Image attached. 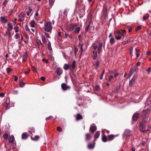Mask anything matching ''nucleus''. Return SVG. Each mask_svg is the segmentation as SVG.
Wrapping results in <instances>:
<instances>
[{
	"mask_svg": "<svg viewBox=\"0 0 151 151\" xmlns=\"http://www.w3.org/2000/svg\"><path fill=\"white\" fill-rule=\"evenodd\" d=\"M114 32L116 40H119L121 39L122 36H123V30H118L116 31H114Z\"/></svg>",
	"mask_w": 151,
	"mask_h": 151,
	"instance_id": "nucleus-1",
	"label": "nucleus"
},
{
	"mask_svg": "<svg viewBox=\"0 0 151 151\" xmlns=\"http://www.w3.org/2000/svg\"><path fill=\"white\" fill-rule=\"evenodd\" d=\"M45 29L47 32H51L52 30V26L51 22H47L45 23Z\"/></svg>",
	"mask_w": 151,
	"mask_h": 151,
	"instance_id": "nucleus-2",
	"label": "nucleus"
},
{
	"mask_svg": "<svg viewBox=\"0 0 151 151\" xmlns=\"http://www.w3.org/2000/svg\"><path fill=\"white\" fill-rule=\"evenodd\" d=\"M140 113L136 112L133 114L132 117V122L134 123L136 122L139 119L140 117Z\"/></svg>",
	"mask_w": 151,
	"mask_h": 151,
	"instance_id": "nucleus-3",
	"label": "nucleus"
},
{
	"mask_svg": "<svg viewBox=\"0 0 151 151\" xmlns=\"http://www.w3.org/2000/svg\"><path fill=\"white\" fill-rule=\"evenodd\" d=\"M77 27V25L76 23H71L68 25L67 27L68 30L69 31L74 30L75 28Z\"/></svg>",
	"mask_w": 151,
	"mask_h": 151,
	"instance_id": "nucleus-4",
	"label": "nucleus"
},
{
	"mask_svg": "<svg viewBox=\"0 0 151 151\" xmlns=\"http://www.w3.org/2000/svg\"><path fill=\"white\" fill-rule=\"evenodd\" d=\"M61 87L62 89L64 91L70 90V86H67L66 84L64 83L61 84Z\"/></svg>",
	"mask_w": 151,
	"mask_h": 151,
	"instance_id": "nucleus-5",
	"label": "nucleus"
},
{
	"mask_svg": "<svg viewBox=\"0 0 151 151\" xmlns=\"http://www.w3.org/2000/svg\"><path fill=\"white\" fill-rule=\"evenodd\" d=\"M92 137L91 134L89 133H86L85 135V141L88 142L90 140Z\"/></svg>",
	"mask_w": 151,
	"mask_h": 151,
	"instance_id": "nucleus-6",
	"label": "nucleus"
},
{
	"mask_svg": "<svg viewBox=\"0 0 151 151\" xmlns=\"http://www.w3.org/2000/svg\"><path fill=\"white\" fill-rule=\"evenodd\" d=\"M96 130V127L95 125H91L90 127L89 130L92 134L94 133V132Z\"/></svg>",
	"mask_w": 151,
	"mask_h": 151,
	"instance_id": "nucleus-7",
	"label": "nucleus"
},
{
	"mask_svg": "<svg viewBox=\"0 0 151 151\" xmlns=\"http://www.w3.org/2000/svg\"><path fill=\"white\" fill-rule=\"evenodd\" d=\"M56 72L58 76H60L63 73V70L62 68L60 67H58L57 69Z\"/></svg>",
	"mask_w": 151,
	"mask_h": 151,
	"instance_id": "nucleus-8",
	"label": "nucleus"
},
{
	"mask_svg": "<svg viewBox=\"0 0 151 151\" xmlns=\"http://www.w3.org/2000/svg\"><path fill=\"white\" fill-rule=\"evenodd\" d=\"M7 16L1 17L0 18L1 21L2 23H6L7 22Z\"/></svg>",
	"mask_w": 151,
	"mask_h": 151,
	"instance_id": "nucleus-9",
	"label": "nucleus"
},
{
	"mask_svg": "<svg viewBox=\"0 0 151 151\" xmlns=\"http://www.w3.org/2000/svg\"><path fill=\"white\" fill-rule=\"evenodd\" d=\"M10 100L9 99H7L6 100V103L5 104V106L6 109H8L10 108Z\"/></svg>",
	"mask_w": 151,
	"mask_h": 151,
	"instance_id": "nucleus-10",
	"label": "nucleus"
},
{
	"mask_svg": "<svg viewBox=\"0 0 151 151\" xmlns=\"http://www.w3.org/2000/svg\"><path fill=\"white\" fill-rule=\"evenodd\" d=\"M147 121L148 117L145 116L143 118L142 121L140 123L146 125L147 124Z\"/></svg>",
	"mask_w": 151,
	"mask_h": 151,
	"instance_id": "nucleus-11",
	"label": "nucleus"
},
{
	"mask_svg": "<svg viewBox=\"0 0 151 151\" xmlns=\"http://www.w3.org/2000/svg\"><path fill=\"white\" fill-rule=\"evenodd\" d=\"M145 125L143 124H141L140 123L139 128L141 132H145Z\"/></svg>",
	"mask_w": 151,
	"mask_h": 151,
	"instance_id": "nucleus-12",
	"label": "nucleus"
},
{
	"mask_svg": "<svg viewBox=\"0 0 151 151\" xmlns=\"http://www.w3.org/2000/svg\"><path fill=\"white\" fill-rule=\"evenodd\" d=\"M76 118V120L77 121L81 120L83 119V116L82 115L79 113L77 114L75 116Z\"/></svg>",
	"mask_w": 151,
	"mask_h": 151,
	"instance_id": "nucleus-13",
	"label": "nucleus"
},
{
	"mask_svg": "<svg viewBox=\"0 0 151 151\" xmlns=\"http://www.w3.org/2000/svg\"><path fill=\"white\" fill-rule=\"evenodd\" d=\"M7 25L8 27L7 28V29L9 31L13 29V26L12 23H10L9 22H8Z\"/></svg>",
	"mask_w": 151,
	"mask_h": 151,
	"instance_id": "nucleus-14",
	"label": "nucleus"
},
{
	"mask_svg": "<svg viewBox=\"0 0 151 151\" xmlns=\"http://www.w3.org/2000/svg\"><path fill=\"white\" fill-rule=\"evenodd\" d=\"M76 61L75 60H74L71 65V67L70 68L71 70H73L75 69L76 67Z\"/></svg>",
	"mask_w": 151,
	"mask_h": 151,
	"instance_id": "nucleus-15",
	"label": "nucleus"
},
{
	"mask_svg": "<svg viewBox=\"0 0 151 151\" xmlns=\"http://www.w3.org/2000/svg\"><path fill=\"white\" fill-rule=\"evenodd\" d=\"M135 82V79L133 77L132 79L129 81V85L132 86Z\"/></svg>",
	"mask_w": 151,
	"mask_h": 151,
	"instance_id": "nucleus-16",
	"label": "nucleus"
},
{
	"mask_svg": "<svg viewBox=\"0 0 151 151\" xmlns=\"http://www.w3.org/2000/svg\"><path fill=\"white\" fill-rule=\"evenodd\" d=\"M90 24L91 23L89 22H87L86 24L85 30L86 32H87L88 31V29L90 27Z\"/></svg>",
	"mask_w": 151,
	"mask_h": 151,
	"instance_id": "nucleus-17",
	"label": "nucleus"
},
{
	"mask_svg": "<svg viewBox=\"0 0 151 151\" xmlns=\"http://www.w3.org/2000/svg\"><path fill=\"white\" fill-rule=\"evenodd\" d=\"M100 61L98 60H97L95 62V63H93V65L94 66H95V68L97 69L98 67L99 66L100 63Z\"/></svg>",
	"mask_w": 151,
	"mask_h": 151,
	"instance_id": "nucleus-18",
	"label": "nucleus"
},
{
	"mask_svg": "<svg viewBox=\"0 0 151 151\" xmlns=\"http://www.w3.org/2000/svg\"><path fill=\"white\" fill-rule=\"evenodd\" d=\"M31 139L34 141H37L39 140L40 138V137L38 136H35L34 137H31Z\"/></svg>",
	"mask_w": 151,
	"mask_h": 151,
	"instance_id": "nucleus-19",
	"label": "nucleus"
},
{
	"mask_svg": "<svg viewBox=\"0 0 151 151\" xmlns=\"http://www.w3.org/2000/svg\"><path fill=\"white\" fill-rule=\"evenodd\" d=\"M14 140V137L13 135H12L9 139V142L10 143H12Z\"/></svg>",
	"mask_w": 151,
	"mask_h": 151,
	"instance_id": "nucleus-20",
	"label": "nucleus"
},
{
	"mask_svg": "<svg viewBox=\"0 0 151 151\" xmlns=\"http://www.w3.org/2000/svg\"><path fill=\"white\" fill-rule=\"evenodd\" d=\"M81 30L80 27H76L74 30V32L76 34H78Z\"/></svg>",
	"mask_w": 151,
	"mask_h": 151,
	"instance_id": "nucleus-21",
	"label": "nucleus"
},
{
	"mask_svg": "<svg viewBox=\"0 0 151 151\" xmlns=\"http://www.w3.org/2000/svg\"><path fill=\"white\" fill-rule=\"evenodd\" d=\"M103 43H101L99 44L98 47V52L99 54H100L101 51V48L102 47Z\"/></svg>",
	"mask_w": 151,
	"mask_h": 151,
	"instance_id": "nucleus-22",
	"label": "nucleus"
},
{
	"mask_svg": "<svg viewBox=\"0 0 151 151\" xmlns=\"http://www.w3.org/2000/svg\"><path fill=\"white\" fill-rule=\"evenodd\" d=\"M35 24V22L34 20L31 21V22L29 23V24L30 25L31 27L33 28L34 27Z\"/></svg>",
	"mask_w": 151,
	"mask_h": 151,
	"instance_id": "nucleus-23",
	"label": "nucleus"
},
{
	"mask_svg": "<svg viewBox=\"0 0 151 151\" xmlns=\"http://www.w3.org/2000/svg\"><path fill=\"white\" fill-rule=\"evenodd\" d=\"M102 140L104 142H107V139L106 136L104 134H103L102 137Z\"/></svg>",
	"mask_w": 151,
	"mask_h": 151,
	"instance_id": "nucleus-24",
	"label": "nucleus"
},
{
	"mask_svg": "<svg viewBox=\"0 0 151 151\" xmlns=\"http://www.w3.org/2000/svg\"><path fill=\"white\" fill-rule=\"evenodd\" d=\"M63 68L65 70H68L70 68L69 65V64H65L64 65Z\"/></svg>",
	"mask_w": 151,
	"mask_h": 151,
	"instance_id": "nucleus-25",
	"label": "nucleus"
},
{
	"mask_svg": "<svg viewBox=\"0 0 151 151\" xmlns=\"http://www.w3.org/2000/svg\"><path fill=\"white\" fill-rule=\"evenodd\" d=\"M28 137L26 134V133H23L22 136V138L23 139H25L27 138Z\"/></svg>",
	"mask_w": 151,
	"mask_h": 151,
	"instance_id": "nucleus-26",
	"label": "nucleus"
},
{
	"mask_svg": "<svg viewBox=\"0 0 151 151\" xmlns=\"http://www.w3.org/2000/svg\"><path fill=\"white\" fill-rule=\"evenodd\" d=\"M135 50H136V56L137 58H138V57H139V56L140 55V53H139L140 50L139 49H137V48H136Z\"/></svg>",
	"mask_w": 151,
	"mask_h": 151,
	"instance_id": "nucleus-27",
	"label": "nucleus"
},
{
	"mask_svg": "<svg viewBox=\"0 0 151 151\" xmlns=\"http://www.w3.org/2000/svg\"><path fill=\"white\" fill-rule=\"evenodd\" d=\"M55 0H49V2L50 4V8H52V6L53 5Z\"/></svg>",
	"mask_w": 151,
	"mask_h": 151,
	"instance_id": "nucleus-28",
	"label": "nucleus"
},
{
	"mask_svg": "<svg viewBox=\"0 0 151 151\" xmlns=\"http://www.w3.org/2000/svg\"><path fill=\"white\" fill-rule=\"evenodd\" d=\"M100 134V133L99 131L96 132L94 136L95 139L99 137Z\"/></svg>",
	"mask_w": 151,
	"mask_h": 151,
	"instance_id": "nucleus-29",
	"label": "nucleus"
},
{
	"mask_svg": "<svg viewBox=\"0 0 151 151\" xmlns=\"http://www.w3.org/2000/svg\"><path fill=\"white\" fill-rule=\"evenodd\" d=\"M83 44H80V43H79L78 45V46L80 48V50H81V54H82L83 52Z\"/></svg>",
	"mask_w": 151,
	"mask_h": 151,
	"instance_id": "nucleus-30",
	"label": "nucleus"
},
{
	"mask_svg": "<svg viewBox=\"0 0 151 151\" xmlns=\"http://www.w3.org/2000/svg\"><path fill=\"white\" fill-rule=\"evenodd\" d=\"M108 138L109 141L111 140L114 139V135L112 134L109 135Z\"/></svg>",
	"mask_w": 151,
	"mask_h": 151,
	"instance_id": "nucleus-31",
	"label": "nucleus"
},
{
	"mask_svg": "<svg viewBox=\"0 0 151 151\" xmlns=\"http://www.w3.org/2000/svg\"><path fill=\"white\" fill-rule=\"evenodd\" d=\"M110 42L111 45L114 44L115 42V40L114 38L112 37L110 39Z\"/></svg>",
	"mask_w": 151,
	"mask_h": 151,
	"instance_id": "nucleus-32",
	"label": "nucleus"
},
{
	"mask_svg": "<svg viewBox=\"0 0 151 151\" xmlns=\"http://www.w3.org/2000/svg\"><path fill=\"white\" fill-rule=\"evenodd\" d=\"M149 17V14H147L145 15L143 17V18L144 20H145L148 19Z\"/></svg>",
	"mask_w": 151,
	"mask_h": 151,
	"instance_id": "nucleus-33",
	"label": "nucleus"
},
{
	"mask_svg": "<svg viewBox=\"0 0 151 151\" xmlns=\"http://www.w3.org/2000/svg\"><path fill=\"white\" fill-rule=\"evenodd\" d=\"M94 147V146L92 143H89L88 145V147L89 149H92Z\"/></svg>",
	"mask_w": 151,
	"mask_h": 151,
	"instance_id": "nucleus-34",
	"label": "nucleus"
},
{
	"mask_svg": "<svg viewBox=\"0 0 151 151\" xmlns=\"http://www.w3.org/2000/svg\"><path fill=\"white\" fill-rule=\"evenodd\" d=\"M98 57L97 52H96L93 54V60H95Z\"/></svg>",
	"mask_w": 151,
	"mask_h": 151,
	"instance_id": "nucleus-35",
	"label": "nucleus"
},
{
	"mask_svg": "<svg viewBox=\"0 0 151 151\" xmlns=\"http://www.w3.org/2000/svg\"><path fill=\"white\" fill-rule=\"evenodd\" d=\"M3 137L4 139L7 140L8 139V134L7 133H5L3 135Z\"/></svg>",
	"mask_w": 151,
	"mask_h": 151,
	"instance_id": "nucleus-36",
	"label": "nucleus"
},
{
	"mask_svg": "<svg viewBox=\"0 0 151 151\" xmlns=\"http://www.w3.org/2000/svg\"><path fill=\"white\" fill-rule=\"evenodd\" d=\"M94 88L97 91H99L100 90V87L99 86L96 85L95 86Z\"/></svg>",
	"mask_w": 151,
	"mask_h": 151,
	"instance_id": "nucleus-37",
	"label": "nucleus"
},
{
	"mask_svg": "<svg viewBox=\"0 0 151 151\" xmlns=\"http://www.w3.org/2000/svg\"><path fill=\"white\" fill-rule=\"evenodd\" d=\"M141 29V26L139 25L135 28V31H137Z\"/></svg>",
	"mask_w": 151,
	"mask_h": 151,
	"instance_id": "nucleus-38",
	"label": "nucleus"
},
{
	"mask_svg": "<svg viewBox=\"0 0 151 151\" xmlns=\"http://www.w3.org/2000/svg\"><path fill=\"white\" fill-rule=\"evenodd\" d=\"M48 49L49 50H51L52 49L51 47V43L49 41L48 44Z\"/></svg>",
	"mask_w": 151,
	"mask_h": 151,
	"instance_id": "nucleus-39",
	"label": "nucleus"
},
{
	"mask_svg": "<svg viewBox=\"0 0 151 151\" xmlns=\"http://www.w3.org/2000/svg\"><path fill=\"white\" fill-rule=\"evenodd\" d=\"M24 83L23 82H22V81H20L19 82V85L21 87H23L24 85Z\"/></svg>",
	"mask_w": 151,
	"mask_h": 151,
	"instance_id": "nucleus-40",
	"label": "nucleus"
},
{
	"mask_svg": "<svg viewBox=\"0 0 151 151\" xmlns=\"http://www.w3.org/2000/svg\"><path fill=\"white\" fill-rule=\"evenodd\" d=\"M29 132L31 134H32V133H35V130H34V128H32L30 129V130L29 131Z\"/></svg>",
	"mask_w": 151,
	"mask_h": 151,
	"instance_id": "nucleus-41",
	"label": "nucleus"
},
{
	"mask_svg": "<svg viewBox=\"0 0 151 151\" xmlns=\"http://www.w3.org/2000/svg\"><path fill=\"white\" fill-rule=\"evenodd\" d=\"M6 70L7 72L8 73H9L12 70V69L10 68H6Z\"/></svg>",
	"mask_w": 151,
	"mask_h": 151,
	"instance_id": "nucleus-42",
	"label": "nucleus"
},
{
	"mask_svg": "<svg viewBox=\"0 0 151 151\" xmlns=\"http://www.w3.org/2000/svg\"><path fill=\"white\" fill-rule=\"evenodd\" d=\"M14 29L15 30V32L16 33L17 32L19 31V29L18 27L17 26H16L14 27Z\"/></svg>",
	"mask_w": 151,
	"mask_h": 151,
	"instance_id": "nucleus-43",
	"label": "nucleus"
},
{
	"mask_svg": "<svg viewBox=\"0 0 151 151\" xmlns=\"http://www.w3.org/2000/svg\"><path fill=\"white\" fill-rule=\"evenodd\" d=\"M29 11L27 12H26V13H27V16H29L30 13L31 12L32 10L31 9H30V8H29Z\"/></svg>",
	"mask_w": 151,
	"mask_h": 151,
	"instance_id": "nucleus-44",
	"label": "nucleus"
},
{
	"mask_svg": "<svg viewBox=\"0 0 151 151\" xmlns=\"http://www.w3.org/2000/svg\"><path fill=\"white\" fill-rule=\"evenodd\" d=\"M104 72H105V70H103V72H102L100 77V79L101 80H102V79L103 78V76H104Z\"/></svg>",
	"mask_w": 151,
	"mask_h": 151,
	"instance_id": "nucleus-45",
	"label": "nucleus"
},
{
	"mask_svg": "<svg viewBox=\"0 0 151 151\" xmlns=\"http://www.w3.org/2000/svg\"><path fill=\"white\" fill-rule=\"evenodd\" d=\"M8 2L7 0H5L3 3V6L4 7L6 6V4H7V2Z\"/></svg>",
	"mask_w": 151,
	"mask_h": 151,
	"instance_id": "nucleus-46",
	"label": "nucleus"
},
{
	"mask_svg": "<svg viewBox=\"0 0 151 151\" xmlns=\"http://www.w3.org/2000/svg\"><path fill=\"white\" fill-rule=\"evenodd\" d=\"M37 44L39 48V46L40 45L42 44V43L40 40H37Z\"/></svg>",
	"mask_w": 151,
	"mask_h": 151,
	"instance_id": "nucleus-47",
	"label": "nucleus"
},
{
	"mask_svg": "<svg viewBox=\"0 0 151 151\" xmlns=\"http://www.w3.org/2000/svg\"><path fill=\"white\" fill-rule=\"evenodd\" d=\"M53 117V116H50L46 118L45 120L46 121H47L49 120H50L51 119H52Z\"/></svg>",
	"mask_w": 151,
	"mask_h": 151,
	"instance_id": "nucleus-48",
	"label": "nucleus"
},
{
	"mask_svg": "<svg viewBox=\"0 0 151 151\" xmlns=\"http://www.w3.org/2000/svg\"><path fill=\"white\" fill-rule=\"evenodd\" d=\"M78 49L76 47L74 48V53L75 55H76V53L78 52Z\"/></svg>",
	"mask_w": 151,
	"mask_h": 151,
	"instance_id": "nucleus-49",
	"label": "nucleus"
},
{
	"mask_svg": "<svg viewBox=\"0 0 151 151\" xmlns=\"http://www.w3.org/2000/svg\"><path fill=\"white\" fill-rule=\"evenodd\" d=\"M130 40L129 39H128L126 40L125 41L124 43L123 44V45L126 44L128 43L129 42H130Z\"/></svg>",
	"mask_w": 151,
	"mask_h": 151,
	"instance_id": "nucleus-50",
	"label": "nucleus"
},
{
	"mask_svg": "<svg viewBox=\"0 0 151 151\" xmlns=\"http://www.w3.org/2000/svg\"><path fill=\"white\" fill-rule=\"evenodd\" d=\"M19 37V34L17 33L15 35V37L16 39H18Z\"/></svg>",
	"mask_w": 151,
	"mask_h": 151,
	"instance_id": "nucleus-51",
	"label": "nucleus"
},
{
	"mask_svg": "<svg viewBox=\"0 0 151 151\" xmlns=\"http://www.w3.org/2000/svg\"><path fill=\"white\" fill-rule=\"evenodd\" d=\"M42 40L44 43H46V39H45V37H42Z\"/></svg>",
	"mask_w": 151,
	"mask_h": 151,
	"instance_id": "nucleus-52",
	"label": "nucleus"
},
{
	"mask_svg": "<svg viewBox=\"0 0 151 151\" xmlns=\"http://www.w3.org/2000/svg\"><path fill=\"white\" fill-rule=\"evenodd\" d=\"M25 29L26 31H29L30 30L28 27V26L27 24L25 26Z\"/></svg>",
	"mask_w": 151,
	"mask_h": 151,
	"instance_id": "nucleus-53",
	"label": "nucleus"
},
{
	"mask_svg": "<svg viewBox=\"0 0 151 151\" xmlns=\"http://www.w3.org/2000/svg\"><path fill=\"white\" fill-rule=\"evenodd\" d=\"M32 69L33 71L35 73H36L37 72V70L34 67H32Z\"/></svg>",
	"mask_w": 151,
	"mask_h": 151,
	"instance_id": "nucleus-54",
	"label": "nucleus"
},
{
	"mask_svg": "<svg viewBox=\"0 0 151 151\" xmlns=\"http://www.w3.org/2000/svg\"><path fill=\"white\" fill-rule=\"evenodd\" d=\"M57 129L58 131L60 132L62 131V129L60 127H58L57 128Z\"/></svg>",
	"mask_w": 151,
	"mask_h": 151,
	"instance_id": "nucleus-55",
	"label": "nucleus"
},
{
	"mask_svg": "<svg viewBox=\"0 0 151 151\" xmlns=\"http://www.w3.org/2000/svg\"><path fill=\"white\" fill-rule=\"evenodd\" d=\"M45 36L47 37V38H50V36L49 35V34L47 33H45Z\"/></svg>",
	"mask_w": 151,
	"mask_h": 151,
	"instance_id": "nucleus-56",
	"label": "nucleus"
},
{
	"mask_svg": "<svg viewBox=\"0 0 151 151\" xmlns=\"http://www.w3.org/2000/svg\"><path fill=\"white\" fill-rule=\"evenodd\" d=\"M114 78V76H109V81H110L112 79Z\"/></svg>",
	"mask_w": 151,
	"mask_h": 151,
	"instance_id": "nucleus-57",
	"label": "nucleus"
},
{
	"mask_svg": "<svg viewBox=\"0 0 151 151\" xmlns=\"http://www.w3.org/2000/svg\"><path fill=\"white\" fill-rule=\"evenodd\" d=\"M78 38L79 39V40L80 41H81L82 40V37L81 35H79L78 36Z\"/></svg>",
	"mask_w": 151,
	"mask_h": 151,
	"instance_id": "nucleus-58",
	"label": "nucleus"
},
{
	"mask_svg": "<svg viewBox=\"0 0 151 151\" xmlns=\"http://www.w3.org/2000/svg\"><path fill=\"white\" fill-rule=\"evenodd\" d=\"M42 61L43 62L45 61L46 63H47L48 62V60L47 59H45V58H43L42 59Z\"/></svg>",
	"mask_w": 151,
	"mask_h": 151,
	"instance_id": "nucleus-59",
	"label": "nucleus"
},
{
	"mask_svg": "<svg viewBox=\"0 0 151 151\" xmlns=\"http://www.w3.org/2000/svg\"><path fill=\"white\" fill-rule=\"evenodd\" d=\"M40 79L42 81H44L45 80V78L43 76H42L41 77Z\"/></svg>",
	"mask_w": 151,
	"mask_h": 151,
	"instance_id": "nucleus-60",
	"label": "nucleus"
},
{
	"mask_svg": "<svg viewBox=\"0 0 151 151\" xmlns=\"http://www.w3.org/2000/svg\"><path fill=\"white\" fill-rule=\"evenodd\" d=\"M107 11V9L106 7L104 8V12L105 14H106V12Z\"/></svg>",
	"mask_w": 151,
	"mask_h": 151,
	"instance_id": "nucleus-61",
	"label": "nucleus"
},
{
	"mask_svg": "<svg viewBox=\"0 0 151 151\" xmlns=\"http://www.w3.org/2000/svg\"><path fill=\"white\" fill-rule=\"evenodd\" d=\"M17 79H18V77L17 76H14V81H16L17 80Z\"/></svg>",
	"mask_w": 151,
	"mask_h": 151,
	"instance_id": "nucleus-62",
	"label": "nucleus"
},
{
	"mask_svg": "<svg viewBox=\"0 0 151 151\" xmlns=\"http://www.w3.org/2000/svg\"><path fill=\"white\" fill-rule=\"evenodd\" d=\"M29 71H30V70L29 69H27V71H26L25 72V74H28V73H29Z\"/></svg>",
	"mask_w": 151,
	"mask_h": 151,
	"instance_id": "nucleus-63",
	"label": "nucleus"
},
{
	"mask_svg": "<svg viewBox=\"0 0 151 151\" xmlns=\"http://www.w3.org/2000/svg\"><path fill=\"white\" fill-rule=\"evenodd\" d=\"M147 71L149 73H150L151 71V70H150V68H148L147 70Z\"/></svg>",
	"mask_w": 151,
	"mask_h": 151,
	"instance_id": "nucleus-64",
	"label": "nucleus"
}]
</instances>
